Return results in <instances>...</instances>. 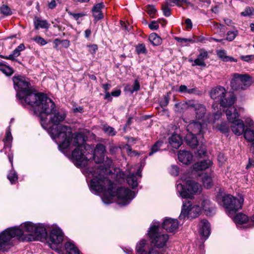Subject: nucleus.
<instances>
[{"instance_id": "ea45409f", "label": "nucleus", "mask_w": 254, "mask_h": 254, "mask_svg": "<svg viewBox=\"0 0 254 254\" xmlns=\"http://www.w3.org/2000/svg\"><path fill=\"white\" fill-rule=\"evenodd\" d=\"M0 13L5 16L12 14V12L10 7L6 4H2L0 7Z\"/></svg>"}, {"instance_id": "393cba45", "label": "nucleus", "mask_w": 254, "mask_h": 254, "mask_svg": "<svg viewBox=\"0 0 254 254\" xmlns=\"http://www.w3.org/2000/svg\"><path fill=\"white\" fill-rule=\"evenodd\" d=\"M169 143L172 147L178 149L182 145L183 140L180 135L173 134L169 138Z\"/></svg>"}, {"instance_id": "2eb2a0df", "label": "nucleus", "mask_w": 254, "mask_h": 254, "mask_svg": "<svg viewBox=\"0 0 254 254\" xmlns=\"http://www.w3.org/2000/svg\"><path fill=\"white\" fill-rule=\"evenodd\" d=\"M48 233L46 225L41 223L36 224L33 234H30L27 238L28 241L36 240L43 241L47 238Z\"/></svg>"}, {"instance_id": "e433bc0d", "label": "nucleus", "mask_w": 254, "mask_h": 254, "mask_svg": "<svg viewBox=\"0 0 254 254\" xmlns=\"http://www.w3.org/2000/svg\"><path fill=\"white\" fill-rule=\"evenodd\" d=\"M12 136L10 129V127L7 128L5 132V138L3 140L4 142V148L6 146L10 147V143L12 142Z\"/></svg>"}, {"instance_id": "a18cd8bd", "label": "nucleus", "mask_w": 254, "mask_h": 254, "mask_svg": "<svg viewBox=\"0 0 254 254\" xmlns=\"http://www.w3.org/2000/svg\"><path fill=\"white\" fill-rule=\"evenodd\" d=\"M146 11L147 13L151 17H154L156 12H157V9L153 5H147L146 6Z\"/></svg>"}, {"instance_id": "680f3d73", "label": "nucleus", "mask_w": 254, "mask_h": 254, "mask_svg": "<svg viewBox=\"0 0 254 254\" xmlns=\"http://www.w3.org/2000/svg\"><path fill=\"white\" fill-rule=\"evenodd\" d=\"M148 26L151 30H157L159 28V24L157 21H153L149 24Z\"/></svg>"}, {"instance_id": "f3484780", "label": "nucleus", "mask_w": 254, "mask_h": 254, "mask_svg": "<svg viewBox=\"0 0 254 254\" xmlns=\"http://www.w3.org/2000/svg\"><path fill=\"white\" fill-rule=\"evenodd\" d=\"M198 232L204 240L209 237L210 233V225L207 220H202L199 224Z\"/></svg>"}, {"instance_id": "39448f33", "label": "nucleus", "mask_w": 254, "mask_h": 254, "mask_svg": "<svg viewBox=\"0 0 254 254\" xmlns=\"http://www.w3.org/2000/svg\"><path fill=\"white\" fill-rule=\"evenodd\" d=\"M115 187L113 182L111 185H105L103 190L101 191H94L96 192H103L104 195L102 197L103 202L108 204L112 202L113 198L116 196L120 202L119 204L125 206L129 204L130 201L134 197V193L128 188L119 187L116 191H114Z\"/></svg>"}, {"instance_id": "0eeeda50", "label": "nucleus", "mask_w": 254, "mask_h": 254, "mask_svg": "<svg viewBox=\"0 0 254 254\" xmlns=\"http://www.w3.org/2000/svg\"><path fill=\"white\" fill-rule=\"evenodd\" d=\"M14 87L16 91V97L23 105H28L32 100H36L38 93L31 88L28 78L21 76L12 78Z\"/></svg>"}, {"instance_id": "a878e982", "label": "nucleus", "mask_w": 254, "mask_h": 254, "mask_svg": "<svg viewBox=\"0 0 254 254\" xmlns=\"http://www.w3.org/2000/svg\"><path fill=\"white\" fill-rule=\"evenodd\" d=\"M212 164L211 161L209 159L203 160L194 164L193 169L195 171L204 170L209 168L212 165Z\"/></svg>"}, {"instance_id": "72a5a7b5", "label": "nucleus", "mask_w": 254, "mask_h": 254, "mask_svg": "<svg viewBox=\"0 0 254 254\" xmlns=\"http://www.w3.org/2000/svg\"><path fill=\"white\" fill-rule=\"evenodd\" d=\"M64 247L66 251L70 254H79L80 253L78 249L70 242H66Z\"/></svg>"}, {"instance_id": "9b49d317", "label": "nucleus", "mask_w": 254, "mask_h": 254, "mask_svg": "<svg viewBox=\"0 0 254 254\" xmlns=\"http://www.w3.org/2000/svg\"><path fill=\"white\" fill-rule=\"evenodd\" d=\"M231 81V87L234 90H245L251 85L252 77L248 74L234 73Z\"/></svg>"}, {"instance_id": "5701e85b", "label": "nucleus", "mask_w": 254, "mask_h": 254, "mask_svg": "<svg viewBox=\"0 0 254 254\" xmlns=\"http://www.w3.org/2000/svg\"><path fill=\"white\" fill-rule=\"evenodd\" d=\"M137 177L140 178L141 177V171L138 170L135 173L129 174L127 178L128 184L130 186L132 189L137 187L138 183L137 182Z\"/></svg>"}, {"instance_id": "58836bf2", "label": "nucleus", "mask_w": 254, "mask_h": 254, "mask_svg": "<svg viewBox=\"0 0 254 254\" xmlns=\"http://www.w3.org/2000/svg\"><path fill=\"white\" fill-rule=\"evenodd\" d=\"M135 51L136 54H144L147 53V50L146 48L145 45L143 43H139L135 46Z\"/></svg>"}, {"instance_id": "b1692460", "label": "nucleus", "mask_w": 254, "mask_h": 254, "mask_svg": "<svg viewBox=\"0 0 254 254\" xmlns=\"http://www.w3.org/2000/svg\"><path fill=\"white\" fill-rule=\"evenodd\" d=\"M208 57V53L206 51H202L197 56V58L194 60L193 63L192 64V66L198 65L200 66L205 67L206 64L204 61Z\"/></svg>"}, {"instance_id": "69168bd1", "label": "nucleus", "mask_w": 254, "mask_h": 254, "mask_svg": "<svg viewBox=\"0 0 254 254\" xmlns=\"http://www.w3.org/2000/svg\"><path fill=\"white\" fill-rule=\"evenodd\" d=\"M254 168V160L249 158V163L246 166V169H250Z\"/></svg>"}, {"instance_id": "3c124183", "label": "nucleus", "mask_w": 254, "mask_h": 254, "mask_svg": "<svg viewBox=\"0 0 254 254\" xmlns=\"http://www.w3.org/2000/svg\"><path fill=\"white\" fill-rule=\"evenodd\" d=\"M217 55L218 57L221 59L223 61L226 62L228 56L227 55L226 52L224 50H219L217 52Z\"/></svg>"}, {"instance_id": "bf43d9fd", "label": "nucleus", "mask_w": 254, "mask_h": 254, "mask_svg": "<svg viewBox=\"0 0 254 254\" xmlns=\"http://www.w3.org/2000/svg\"><path fill=\"white\" fill-rule=\"evenodd\" d=\"M252 14V9L250 7H247L245 10L241 13V15L243 16H250Z\"/></svg>"}, {"instance_id": "1a4fd4ad", "label": "nucleus", "mask_w": 254, "mask_h": 254, "mask_svg": "<svg viewBox=\"0 0 254 254\" xmlns=\"http://www.w3.org/2000/svg\"><path fill=\"white\" fill-rule=\"evenodd\" d=\"M159 223L153 221L148 232L149 237L152 239V243L158 248L164 247L168 240L169 236L159 232Z\"/></svg>"}, {"instance_id": "6e6d98bb", "label": "nucleus", "mask_w": 254, "mask_h": 254, "mask_svg": "<svg viewBox=\"0 0 254 254\" xmlns=\"http://www.w3.org/2000/svg\"><path fill=\"white\" fill-rule=\"evenodd\" d=\"M240 59L245 62H249L251 61L254 60V55L241 56Z\"/></svg>"}, {"instance_id": "49530a36", "label": "nucleus", "mask_w": 254, "mask_h": 254, "mask_svg": "<svg viewBox=\"0 0 254 254\" xmlns=\"http://www.w3.org/2000/svg\"><path fill=\"white\" fill-rule=\"evenodd\" d=\"M238 34L237 30L229 31L227 33L226 40L228 41H232Z\"/></svg>"}, {"instance_id": "9d476101", "label": "nucleus", "mask_w": 254, "mask_h": 254, "mask_svg": "<svg viewBox=\"0 0 254 254\" xmlns=\"http://www.w3.org/2000/svg\"><path fill=\"white\" fill-rule=\"evenodd\" d=\"M177 190L180 196L183 198H190L192 195L201 191V186L192 180H188L186 182V187L181 183L177 185Z\"/></svg>"}, {"instance_id": "c85d7f7f", "label": "nucleus", "mask_w": 254, "mask_h": 254, "mask_svg": "<svg viewBox=\"0 0 254 254\" xmlns=\"http://www.w3.org/2000/svg\"><path fill=\"white\" fill-rule=\"evenodd\" d=\"M34 28L36 30L41 28L48 29L50 26V24L46 20H41L37 16H35L34 18Z\"/></svg>"}, {"instance_id": "dca6fc26", "label": "nucleus", "mask_w": 254, "mask_h": 254, "mask_svg": "<svg viewBox=\"0 0 254 254\" xmlns=\"http://www.w3.org/2000/svg\"><path fill=\"white\" fill-rule=\"evenodd\" d=\"M163 228L169 232H175L179 228L178 221L176 219L166 218L163 223Z\"/></svg>"}, {"instance_id": "0e129e2a", "label": "nucleus", "mask_w": 254, "mask_h": 254, "mask_svg": "<svg viewBox=\"0 0 254 254\" xmlns=\"http://www.w3.org/2000/svg\"><path fill=\"white\" fill-rule=\"evenodd\" d=\"M201 104L198 103V102H195L194 101H191L190 102V103L189 104V106L191 108H193L194 110L195 111L197 108H198V105H200Z\"/></svg>"}, {"instance_id": "6e6552de", "label": "nucleus", "mask_w": 254, "mask_h": 254, "mask_svg": "<svg viewBox=\"0 0 254 254\" xmlns=\"http://www.w3.org/2000/svg\"><path fill=\"white\" fill-rule=\"evenodd\" d=\"M210 95L212 99L217 100L222 107L232 105L235 101L234 95L228 94L226 89L222 86H217L211 90Z\"/></svg>"}, {"instance_id": "09e8293b", "label": "nucleus", "mask_w": 254, "mask_h": 254, "mask_svg": "<svg viewBox=\"0 0 254 254\" xmlns=\"http://www.w3.org/2000/svg\"><path fill=\"white\" fill-rule=\"evenodd\" d=\"M166 3L169 4L170 6H173L174 4L177 5L178 6H181V3L182 2H186V0H165Z\"/></svg>"}, {"instance_id": "8fccbe9b", "label": "nucleus", "mask_w": 254, "mask_h": 254, "mask_svg": "<svg viewBox=\"0 0 254 254\" xmlns=\"http://www.w3.org/2000/svg\"><path fill=\"white\" fill-rule=\"evenodd\" d=\"M219 130L223 133H226L229 132V127L227 123H222L218 127Z\"/></svg>"}, {"instance_id": "473e14b6", "label": "nucleus", "mask_w": 254, "mask_h": 254, "mask_svg": "<svg viewBox=\"0 0 254 254\" xmlns=\"http://www.w3.org/2000/svg\"><path fill=\"white\" fill-rule=\"evenodd\" d=\"M233 220L236 224H243L249 221V217L244 214L238 213L234 217Z\"/></svg>"}, {"instance_id": "c03bdc74", "label": "nucleus", "mask_w": 254, "mask_h": 254, "mask_svg": "<svg viewBox=\"0 0 254 254\" xmlns=\"http://www.w3.org/2000/svg\"><path fill=\"white\" fill-rule=\"evenodd\" d=\"M7 178L11 184H13L17 181L18 176L15 171L12 170L7 175Z\"/></svg>"}, {"instance_id": "13d9d810", "label": "nucleus", "mask_w": 254, "mask_h": 254, "mask_svg": "<svg viewBox=\"0 0 254 254\" xmlns=\"http://www.w3.org/2000/svg\"><path fill=\"white\" fill-rule=\"evenodd\" d=\"M140 89V84L137 80L134 81V84L132 85V89L130 90V92L133 93L134 92L137 91Z\"/></svg>"}, {"instance_id": "338daca9", "label": "nucleus", "mask_w": 254, "mask_h": 254, "mask_svg": "<svg viewBox=\"0 0 254 254\" xmlns=\"http://www.w3.org/2000/svg\"><path fill=\"white\" fill-rule=\"evenodd\" d=\"M216 28L219 29L221 31L224 33L226 31V28L225 25L222 24H218L216 23L215 25Z\"/></svg>"}, {"instance_id": "4468645a", "label": "nucleus", "mask_w": 254, "mask_h": 254, "mask_svg": "<svg viewBox=\"0 0 254 254\" xmlns=\"http://www.w3.org/2000/svg\"><path fill=\"white\" fill-rule=\"evenodd\" d=\"M64 235L63 232L59 227H55L51 230L48 242L52 249H56L57 245L62 243Z\"/></svg>"}, {"instance_id": "e2e57ef3", "label": "nucleus", "mask_w": 254, "mask_h": 254, "mask_svg": "<svg viewBox=\"0 0 254 254\" xmlns=\"http://www.w3.org/2000/svg\"><path fill=\"white\" fill-rule=\"evenodd\" d=\"M93 16L96 20L101 19L103 17V14L102 12H96V11H92Z\"/></svg>"}, {"instance_id": "4d7b16f0", "label": "nucleus", "mask_w": 254, "mask_h": 254, "mask_svg": "<svg viewBox=\"0 0 254 254\" xmlns=\"http://www.w3.org/2000/svg\"><path fill=\"white\" fill-rule=\"evenodd\" d=\"M67 13L69 15L72 16L76 20H77L79 18L85 15L83 13H74L71 11H68Z\"/></svg>"}, {"instance_id": "774afa93", "label": "nucleus", "mask_w": 254, "mask_h": 254, "mask_svg": "<svg viewBox=\"0 0 254 254\" xmlns=\"http://www.w3.org/2000/svg\"><path fill=\"white\" fill-rule=\"evenodd\" d=\"M185 23L187 25L186 28L187 29H190L192 28V24L191 21L190 19L187 18L185 21Z\"/></svg>"}, {"instance_id": "37998d69", "label": "nucleus", "mask_w": 254, "mask_h": 254, "mask_svg": "<svg viewBox=\"0 0 254 254\" xmlns=\"http://www.w3.org/2000/svg\"><path fill=\"white\" fill-rule=\"evenodd\" d=\"M170 5L166 3V1L162 4L161 9L163 11V14L166 17H169L171 15V12L170 8H169Z\"/></svg>"}, {"instance_id": "423d86ee", "label": "nucleus", "mask_w": 254, "mask_h": 254, "mask_svg": "<svg viewBox=\"0 0 254 254\" xmlns=\"http://www.w3.org/2000/svg\"><path fill=\"white\" fill-rule=\"evenodd\" d=\"M112 164V160L107 157L104 166L97 165L90 171L93 178L91 180L90 187L93 191H101L103 190L105 185L109 186L112 181L107 178L108 170Z\"/></svg>"}, {"instance_id": "052dcab7", "label": "nucleus", "mask_w": 254, "mask_h": 254, "mask_svg": "<svg viewBox=\"0 0 254 254\" xmlns=\"http://www.w3.org/2000/svg\"><path fill=\"white\" fill-rule=\"evenodd\" d=\"M169 97L167 96H165L164 98L160 102V105L162 107H166L169 102Z\"/></svg>"}, {"instance_id": "a211bd4d", "label": "nucleus", "mask_w": 254, "mask_h": 254, "mask_svg": "<svg viewBox=\"0 0 254 254\" xmlns=\"http://www.w3.org/2000/svg\"><path fill=\"white\" fill-rule=\"evenodd\" d=\"M231 123V129L235 134L240 135L244 133L245 125L242 120L238 119Z\"/></svg>"}, {"instance_id": "f03ea898", "label": "nucleus", "mask_w": 254, "mask_h": 254, "mask_svg": "<svg viewBox=\"0 0 254 254\" xmlns=\"http://www.w3.org/2000/svg\"><path fill=\"white\" fill-rule=\"evenodd\" d=\"M49 122L55 127H49L48 132L53 140L58 144L60 150L64 152L71 148L73 138L76 133H72L71 128L67 126H58L66 117V113L63 110L56 109L50 116Z\"/></svg>"}, {"instance_id": "f257e3e1", "label": "nucleus", "mask_w": 254, "mask_h": 254, "mask_svg": "<svg viewBox=\"0 0 254 254\" xmlns=\"http://www.w3.org/2000/svg\"><path fill=\"white\" fill-rule=\"evenodd\" d=\"M83 134L77 132L74 135L71 147L76 148L72 152L71 159L77 166H85L90 159L94 160L96 163H100L104 160L106 150L102 144H97L93 150L89 145L84 143Z\"/></svg>"}, {"instance_id": "2f4dec72", "label": "nucleus", "mask_w": 254, "mask_h": 254, "mask_svg": "<svg viewBox=\"0 0 254 254\" xmlns=\"http://www.w3.org/2000/svg\"><path fill=\"white\" fill-rule=\"evenodd\" d=\"M212 174H205L202 178V182L205 188L209 189L213 186Z\"/></svg>"}, {"instance_id": "c9c22d12", "label": "nucleus", "mask_w": 254, "mask_h": 254, "mask_svg": "<svg viewBox=\"0 0 254 254\" xmlns=\"http://www.w3.org/2000/svg\"><path fill=\"white\" fill-rule=\"evenodd\" d=\"M197 107H198V108L195 111L196 118L199 120L201 119L204 117L206 114V108L202 104L198 105Z\"/></svg>"}, {"instance_id": "bb28decb", "label": "nucleus", "mask_w": 254, "mask_h": 254, "mask_svg": "<svg viewBox=\"0 0 254 254\" xmlns=\"http://www.w3.org/2000/svg\"><path fill=\"white\" fill-rule=\"evenodd\" d=\"M202 125L198 122H194L190 124L188 126V130H191L193 133L199 135L202 133Z\"/></svg>"}, {"instance_id": "4c0bfd02", "label": "nucleus", "mask_w": 254, "mask_h": 254, "mask_svg": "<svg viewBox=\"0 0 254 254\" xmlns=\"http://www.w3.org/2000/svg\"><path fill=\"white\" fill-rule=\"evenodd\" d=\"M0 70L6 76H10L13 73V69L3 63H0Z\"/></svg>"}, {"instance_id": "ddd939ff", "label": "nucleus", "mask_w": 254, "mask_h": 254, "mask_svg": "<svg viewBox=\"0 0 254 254\" xmlns=\"http://www.w3.org/2000/svg\"><path fill=\"white\" fill-rule=\"evenodd\" d=\"M201 212V208L197 205L192 206L190 200H185L183 202V207L179 216L180 220H184L186 217L188 219H193L197 217Z\"/></svg>"}, {"instance_id": "20e7f679", "label": "nucleus", "mask_w": 254, "mask_h": 254, "mask_svg": "<svg viewBox=\"0 0 254 254\" xmlns=\"http://www.w3.org/2000/svg\"><path fill=\"white\" fill-rule=\"evenodd\" d=\"M35 98L36 100L29 101L28 105L33 107L34 114L39 116L42 127L44 128H47V117L56 109V104L42 93H38Z\"/></svg>"}, {"instance_id": "79ce46f5", "label": "nucleus", "mask_w": 254, "mask_h": 254, "mask_svg": "<svg viewBox=\"0 0 254 254\" xmlns=\"http://www.w3.org/2000/svg\"><path fill=\"white\" fill-rule=\"evenodd\" d=\"M212 107L214 111L213 113L214 116V122H215L216 120H218L221 117L222 113L221 111L217 110L218 109V104L217 103H213L212 104Z\"/></svg>"}, {"instance_id": "de8ad7c7", "label": "nucleus", "mask_w": 254, "mask_h": 254, "mask_svg": "<svg viewBox=\"0 0 254 254\" xmlns=\"http://www.w3.org/2000/svg\"><path fill=\"white\" fill-rule=\"evenodd\" d=\"M103 129L105 133L109 135L114 136L116 134V131L115 130V129L111 127L104 126Z\"/></svg>"}, {"instance_id": "c756f323", "label": "nucleus", "mask_w": 254, "mask_h": 254, "mask_svg": "<svg viewBox=\"0 0 254 254\" xmlns=\"http://www.w3.org/2000/svg\"><path fill=\"white\" fill-rule=\"evenodd\" d=\"M186 141L187 144L192 148H196L198 143L197 137L194 134L191 133L187 134Z\"/></svg>"}, {"instance_id": "603ef678", "label": "nucleus", "mask_w": 254, "mask_h": 254, "mask_svg": "<svg viewBox=\"0 0 254 254\" xmlns=\"http://www.w3.org/2000/svg\"><path fill=\"white\" fill-rule=\"evenodd\" d=\"M170 173L173 176H178L179 173V167L175 165H172L170 169Z\"/></svg>"}, {"instance_id": "7ed1b4c3", "label": "nucleus", "mask_w": 254, "mask_h": 254, "mask_svg": "<svg viewBox=\"0 0 254 254\" xmlns=\"http://www.w3.org/2000/svg\"><path fill=\"white\" fill-rule=\"evenodd\" d=\"M36 226V224L31 222H26L19 227L7 228L0 234V251H6L13 245L12 238L16 237L20 239L23 235L24 232L33 234Z\"/></svg>"}, {"instance_id": "a19ab883", "label": "nucleus", "mask_w": 254, "mask_h": 254, "mask_svg": "<svg viewBox=\"0 0 254 254\" xmlns=\"http://www.w3.org/2000/svg\"><path fill=\"white\" fill-rule=\"evenodd\" d=\"M245 138L249 141H254V130L246 129L244 133Z\"/></svg>"}, {"instance_id": "f704fd0d", "label": "nucleus", "mask_w": 254, "mask_h": 254, "mask_svg": "<svg viewBox=\"0 0 254 254\" xmlns=\"http://www.w3.org/2000/svg\"><path fill=\"white\" fill-rule=\"evenodd\" d=\"M149 42L155 46H159L162 43V39L155 33L150 34L148 37Z\"/></svg>"}, {"instance_id": "cd10ccee", "label": "nucleus", "mask_w": 254, "mask_h": 254, "mask_svg": "<svg viewBox=\"0 0 254 254\" xmlns=\"http://www.w3.org/2000/svg\"><path fill=\"white\" fill-rule=\"evenodd\" d=\"M201 207L207 216H211L215 213V208L208 199H204L201 203Z\"/></svg>"}, {"instance_id": "6ab92c4d", "label": "nucleus", "mask_w": 254, "mask_h": 254, "mask_svg": "<svg viewBox=\"0 0 254 254\" xmlns=\"http://www.w3.org/2000/svg\"><path fill=\"white\" fill-rule=\"evenodd\" d=\"M179 160L183 164L188 165L192 159V155L190 152L186 150H180L178 153Z\"/></svg>"}, {"instance_id": "5fc2aeb1", "label": "nucleus", "mask_w": 254, "mask_h": 254, "mask_svg": "<svg viewBox=\"0 0 254 254\" xmlns=\"http://www.w3.org/2000/svg\"><path fill=\"white\" fill-rule=\"evenodd\" d=\"M104 7L103 2L97 3L94 5L92 8V11H96V12H101V9Z\"/></svg>"}, {"instance_id": "412c9836", "label": "nucleus", "mask_w": 254, "mask_h": 254, "mask_svg": "<svg viewBox=\"0 0 254 254\" xmlns=\"http://www.w3.org/2000/svg\"><path fill=\"white\" fill-rule=\"evenodd\" d=\"M228 109L225 111L227 118L229 122L232 123L237 120L239 115L237 111L236 108L232 105H230L227 107Z\"/></svg>"}, {"instance_id": "7c9ffc66", "label": "nucleus", "mask_w": 254, "mask_h": 254, "mask_svg": "<svg viewBox=\"0 0 254 254\" xmlns=\"http://www.w3.org/2000/svg\"><path fill=\"white\" fill-rule=\"evenodd\" d=\"M164 142L163 140L157 141L150 148V151L148 154L149 156H152L154 154L161 150V148L163 146Z\"/></svg>"}, {"instance_id": "4be33fe9", "label": "nucleus", "mask_w": 254, "mask_h": 254, "mask_svg": "<svg viewBox=\"0 0 254 254\" xmlns=\"http://www.w3.org/2000/svg\"><path fill=\"white\" fill-rule=\"evenodd\" d=\"M25 48L24 45L23 44H20L9 55L1 56L0 57L5 59L16 61V58L20 55V52L23 51Z\"/></svg>"}, {"instance_id": "aec40b11", "label": "nucleus", "mask_w": 254, "mask_h": 254, "mask_svg": "<svg viewBox=\"0 0 254 254\" xmlns=\"http://www.w3.org/2000/svg\"><path fill=\"white\" fill-rule=\"evenodd\" d=\"M146 245V241L145 240H141L136 245V250L139 254H161L155 248H152L147 253L145 251Z\"/></svg>"}, {"instance_id": "f8f14e48", "label": "nucleus", "mask_w": 254, "mask_h": 254, "mask_svg": "<svg viewBox=\"0 0 254 254\" xmlns=\"http://www.w3.org/2000/svg\"><path fill=\"white\" fill-rule=\"evenodd\" d=\"M222 202L227 213L231 217V214L242 208L243 199L237 198L230 194H227L223 197Z\"/></svg>"}, {"instance_id": "864d4df0", "label": "nucleus", "mask_w": 254, "mask_h": 254, "mask_svg": "<svg viewBox=\"0 0 254 254\" xmlns=\"http://www.w3.org/2000/svg\"><path fill=\"white\" fill-rule=\"evenodd\" d=\"M33 40L41 46L45 45L47 43V41L40 36H36L33 39Z\"/></svg>"}]
</instances>
